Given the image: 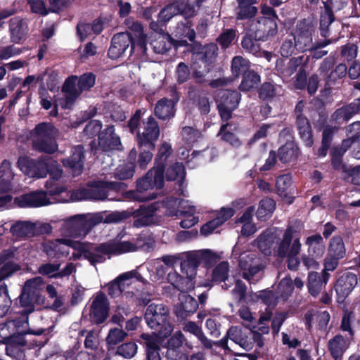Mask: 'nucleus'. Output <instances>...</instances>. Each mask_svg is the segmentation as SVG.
I'll return each mask as SVG.
<instances>
[{"instance_id": "obj_39", "label": "nucleus", "mask_w": 360, "mask_h": 360, "mask_svg": "<svg viewBox=\"0 0 360 360\" xmlns=\"http://www.w3.org/2000/svg\"><path fill=\"white\" fill-rule=\"evenodd\" d=\"M349 342L341 335H336L329 341L328 347L332 356L335 359H340L345 350L348 348Z\"/></svg>"}, {"instance_id": "obj_14", "label": "nucleus", "mask_w": 360, "mask_h": 360, "mask_svg": "<svg viewBox=\"0 0 360 360\" xmlns=\"http://www.w3.org/2000/svg\"><path fill=\"white\" fill-rule=\"evenodd\" d=\"M160 134V129L158 122L154 117L150 116L143 122V126L139 129L137 141L139 146L148 149H154V142Z\"/></svg>"}, {"instance_id": "obj_55", "label": "nucleus", "mask_w": 360, "mask_h": 360, "mask_svg": "<svg viewBox=\"0 0 360 360\" xmlns=\"http://www.w3.org/2000/svg\"><path fill=\"white\" fill-rule=\"evenodd\" d=\"M185 331L189 332L195 335L201 343L206 348H211L213 345L212 341L208 340L203 334L201 328L194 322H188L184 327Z\"/></svg>"}, {"instance_id": "obj_54", "label": "nucleus", "mask_w": 360, "mask_h": 360, "mask_svg": "<svg viewBox=\"0 0 360 360\" xmlns=\"http://www.w3.org/2000/svg\"><path fill=\"white\" fill-rule=\"evenodd\" d=\"M172 146L167 142H163L158 149L157 156L155 158L156 169H162L164 172L165 163L172 154Z\"/></svg>"}, {"instance_id": "obj_44", "label": "nucleus", "mask_w": 360, "mask_h": 360, "mask_svg": "<svg viewBox=\"0 0 360 360\" xmlns=\"http://www.w3.org/2000/svg\"><path fill=\"white\" fill-rule=\"evenodd\" d=\"M328 276L329 275L325 273L323 280H322L318 273H309L308 276V288L309 292L313 296H316L321 292L328 281Z\"/></svg>"}, {"instance_id": "obj_17", "label": "nucleus", "mask_w": 360, "mask_h": 360, "mask_svg": "<svg viewBox=\"0 0 360 360\" xmlns=\"http://www.w3.org/2000/svg\"><path fill=\"white\" fill-rule=\"evenodd\" d=\"M30 333L31 331L28 328L27 314L24 313L0 325V334L2 336H13Z\"/></svg>"}, {"instance_id": "obj_22", "label": "nucleus", "mask_w": 360, "mask_h": 360, "mask_svg": "<svg viewBox=\"0 0 360 360\" xmlns=\"http://www.w3.org/2000/svg\"><path fill=\"white\" fill-rule=\"evenodd\" d=\"M132 45L131 37L127 33L121 32L115 35L112 39V45L108 51V56L112 59L120 58L129 47Z\"/></svg>"}, {"instance_id": "obj_2", "label": "nucleus", "mask_w": 360, "mask_h": 360, "mask_svg": "<svg viewBox=\"0 0 360 360\" xmlns=\"http://www.w3.org/2000/svg\"><path fill=\"white\" fill-rule=\"evenodd\" d=\"M18 167L30 178L43 179L49 174L51 179L46 181V188L51 195H58L66 190L65 186L56 182V180L62 176V170L58 162L51 158L34 160L28 157H20L18 161Z\"/></svg>"}, {"instance_id": "obj_9", "label": "nucleus", "mask_w": 360, "mask_h": 360, "mask_svg": "<svg viewBox=\"0 0 360 360\" xmlns=\"http://www.w3.org/2000/svg\"><path fill=\"white\" fill-rule=\"evenodd\" d=\"M166 212L169 216H178L184 217L180 224L185 229H189L198 222V217L195 216V207L191 205L188 201L169 198L166 200Z\"/></svg>"}, {"instance_id": "obj_34", "label": "nucleus", "mask_w": 360, "mask_h": 360, "mask_svg": "<svg viewBox=\"0 0 360 360\" xmlns=\"http://www.w3.org/2000/svg\"><path fill=\"white\" fill-rule=\"evenodd\" d=\"M141 338L146 341L147 360H160L159 345L164 338L148 334H143Z\"/></svg>"}, {"instance_id": "obj_20", "label": "nucleus", "mask_w": 360, "mask_h": 360, "mask_svg": "<svg viewBox=\"0 0 360 360\" xmlns=\"http://www.w3.org/2000/svg\"><path fill=\"white\" fill-rule=\"evenodd\" d=\"M312 27L305 22H300L293 34L295 46L300 51H304L311 48Z\"/></svg>"}, {"instance_id": "obj_63", "label": "nucleus", "mask_w": 360, "mask_h": 360, "mask_svg": "<svg viewBox=\"0 0 360 360\" xmlns=\"http://www.w3.org/2000/svg\"><path fill=\"white\" fill-rule=\"evenodd\" d=\"M292 183V178L289 174L278 176L276 181V186L280 195L287 197V191Z\"/></svg>"}, {"instance_id": "obj_12", "label": "nucleus", "mask_w": 360, "mask_h": 360, "mask_svg": "<svg viewBox=\"0 0 360 360\" xmlns=\"http://www.w3.org/2000/svg\"><path fill=\"white\" fill-rule=\"evenodd\" d=\"M202 1V0H184L180 6L170 4L161 11L159 21L165 23L177 13H181L185 18L193 16Z\"/></svg>"}, {"instance_id": "obj_32", "label": "nucleus", "mask_w": 360, "mask_h": 360, "mask_svg": "<svg viewBox=\"0 0 360 360\" xmlns=\"http://www.w3.org/2000/svg\"><path fill=\"white\" fill-rule=\"evenodd\" d=\"M262 13L266 17L258 21L259 29L263 32H267V35L273 34L276 27L275 22L276 15L273 8L268 6H263Z\"/></svg>"}, {"instance_id": "obj_41", "label": "nucleus", "mask_w": 360, "mask_h": 360, "mask_svg": "<svg viewBox=\"0 0 360 360\" xmlns=\"http://www.w3.org/2000/svg\"><path fill=\"white\" fill-rule=\"evenodd\" d=\"M295 231L292 227L288 228L285 231L278 249V255L279 256L283 257L287 255L291 254L292 245L297 240H300L298 238H295Z\"/></svg>"}, {"instance_id": "obj_49", "label": "nucleus", "mask_w": 360, "mask_h": 360, "mask_svg": "<svg viewBox=\"0 0 360 360\" xmlns=\"http://www.w3.org/2000/svg\"><path fill=\"white\" fill-rule=\"evenodd\" d=\"M276 202L271 198H265L259 202L257 211V217L259 220L265 221L269 219L274 212Z\"/></svg>"}, {"instance_id": "obj_64", "label": "nucleus", "mask_w": 360, "mask_h": 360, "mask_svg": "<svg viewBox=\"0 0 360 360\" xmlns=\"http://www.w3.org/2000/svg\"><path fill=\"white\" fill-rule=\"evenodd\" d=\"M249 67L248 62L240 56H236L232 60L231 70L236 77L240 73L245 72Z\"/></svg>"}, {"instance_id": "obj_23", "label": "nucleus", "mask_w": 360, "mask_h": 360, "mask_svg": "<svg viewBox=\"0 0 360 360\" xmlns=\"http://www.w3.org/2000/svg\"><path fill=\"white\" fill-rule=\"evenodd\" d=\"M15 252L13 250H6L0 254V281L20 269L19 265L13 262Z\"/></svg>"}, {"instance_id": "obj_56", "label": "nucleus", "mask_w": 360, "mask_h": 360, "mask_svg": "<svg viewBox=\"0 0 360 360\" xmlns=\"http://www.w3.org/2000/svg\"><path fill=\"white\" fill-rule=\"evenodd\" d=\"M217 50L218 49L215 44H208L203 46L201 51L196 54L195 57L200 59L205 64V66H206L207 63H211L215 58Z\"/></svg>"}, {"instance_id": "obj_40", "label": "nucleus", "mask_w": 360, "mask_h": 360, "mask_svg": "<svg viewBox=\"0 0 360 360\" xmlns=\"http://www.w3.org/2000/svg\"><path fill=\"white\" fill-rule=\"evenodd\" d=\"M359 110H360V99L355 101L348 106L337 110L333 115V118L341 124L348 121Z\"/></svg>"}, {"instance_id": "obj_52", "label": "nucleus", "mask_w": 360, "mask_h": 360, "mask_svg": "<svg viewBox=\"0 0 360 360\" xmlns=\"http://www.w3.org/2000/svg\"><path fill=\"white\" fill-rule=\"evenodd\" d=\"M238 18L244 19L253 16L257 12V8L254 6L256 0H237Z\"/></svg>"}, {"instance_id": "obj_3", "label": "nucleus", "mask_w": 360, "mask_h": 360, "mask_svg": "<svg viewBox=\"0 0 360 360\" xmlns=\"http://www.w3.org/2000/svg\"><path fill=\"white\" fill-rule=\"evenodd\" d=\"M123 218V214L117 212L106 215L103 221L105 223H113L117 222ZM102 221L103 217L100 214L94 216L75 215L63 223L60 229V234L63 237L72 240L77 238H84L94 226Z\"/></svg>"}, {"instance_id": "obj_1", "label": "nucleus", "mask_w": 360, "mask_h": 360, "mask_svg": "<svg viewBox=\"0 0 360 360\" xmlns=\"http://www.w3.org/2000/svg\"><path fill=\"white\" fill-rule=\"evenodd\" d=\"M153 239L146 233L141 234L136 243L124 241L102 244L99 247H94L90 243H81L79 240L63 237L54 241L45 242L43 245V250L50 257H59L68 256L70 248H72L74 250L72 252L74 259L84 257L91 264H95L103 262L107 256L110 258L112 255L134 252L139 248L148 250L153 248Z\"/></svg>"}, {"instance_id": "obj_60", "label": "nucleus", "mask_w": 360, "mask_h": 360, "mask_svg": "<svg viewBox=\"0 0 360 360\" xmlns=\"http://www.w3.org/2000/svg\"><path fill=\"white\" fill-rule=\"evenodd\" d=\"M12 301L8 295V288L6 285L0 286V318L3 317L8 311Z\"/></svg>"}, {"instance_id": "obj_45", "label": "nucleus", "mask_w": 360, "mask_h": 360, "mask_svg": "<svg viewBox=\"0 0 360 360\" xmlns=\"http://www.w3.org/2000/svg\"><path fill=\"white\" fill-rule=\"evenodd\" d=\"M191 255V259H194L198 265L203 264L210 265L217 258L216 253L209 249L188 252Z\"/></svg>"}, {"instance_id": "obj_15", "label": "nucleus", "mask_w": 360, "mask_h": 360, "mask_svg": "<svg viewBox=\"0 0 360 360\" xmlns=\"http://www.w3.org/2000/svg\"><path fill=\"white\" fill-rule=\"evenodd\" d=\"M215 99L221 118L226 120L231 117L232 111L237 108L240 95L236 91L219 90Z\"/></svg>"}, {"instance_id": "obj_43", "label": "nucleus", "mask_w": 360, "mask_h": 360, "mask_svg": "<svg viewBox=\"0 0 360 360\" xmlns=\"http://www.w3.org/2000/svg\"><path fill=\"white\" fill-rule=\"evenodd\" d=\"M254 212V207H249L238 219V222L243 224L241 228V234L243 236H250L257 231L255 225L252 223Z\"/></svg>"}, {"instance_id": "obj_46", "label": "nucleus", "mask_w": 360, "mask_h": 360, "mask_svg": "<svg viewBox=\"0 0 360 360\" xmlns=\"http://www.w3.org/2000/svg\"><path fill=\"white\" fill-rule=\"evenodd\" d=\"M186 259L181 263L182 273L186 276V285L193 283L192 280L195 277L197 274V264L194 259H191V255L188 252L184 253Z\"/></svg>"}, {"instance_id": "obj_28", "label": "nucleus", "mask_w": 360, "mask_h": 360, "mask_svg": "<svg viewBox=\"0 0 360 360\" xmlns=\"http://www.w3.org/2000/svg\"><path fill=\"white\" fill-rule=\"evenodd\" d=\"M178 101V98L171 99L163 98L160 99L155 105V115L161 120H167L173 117L175 115V106Z\"/></svg>"}, {"instance_id": "obj_10", "label": "nucleus", "mask_w": 360, "mask_h": 360, "mask_svg": "<svg viewBox=\"0 0 360 360\" xmlns=\"http://www.w3.org/2000/svg\"><path fill=\"white\" fill-rule=\"evenodd\" d=\"M136 282L146 283V281L141 276L136 270H132L121 274L117 279L108 285V291L112 297H117L123 292V296L127 299L136 300L141 299L140 295L133 291H124L125 288Z\"/></svg>"}, {"instance_id": "obj_18", "label": "nucleus", "mask_w": 360, "mask_h": 360, "mask_svg": "<svg viewBox=\"0 0 360 360\" xmlns=\"http://www.w3.org/2000/svg\"><path fill=\"white\" fill-rule=\"evenodd\" d=\"M165 201L163 202H154L148 206L141 207L140 209L134 212V217L136 219L134 224L136 227H142L150 225L155 223V212L160 207L165 206L166 207Z\"/></svg>"}, {"instance_id": "obj_13", "label": "nucleus", "mask_w": 360, "mask_h": 360, "mask_svg": "<svg viewBox=\"0 0 360 360\" xmlns=\"http://www.w3.org/2000/svg\"><path fill=\"white\" fill-rule=\"evenodd\" d=\"M293 283L291 278L285 277L279 282L276 295L271 291H262L259 297L269 307L276 305L280 301L286 300L292 293Z\"/></svg>"}, {"instance_id": "obj_11", "label": "nucleus", "mask_w": 360, "mask_h": 360, "mask_svg": "<svg viewBox=\"0 0 360 360\" xmlns=\"http://www.w3.org/2000/svg\"><path fill=\"white\" fill-rule=\"evenodd\" d=\"M164 185L163 171L162 169L153 168L146 176L137 182L136 198L139 200H149L155 198L154 189H160Z\"/></svg>"}, {"instance_id": "obj_53", "label": "nucleus", "mask_w": 360, "mask_h": 360, "mask_svg": "<svg viewBox=\"0 0 360 360\" xmlns=\"http://www.w3.org/2000/svg\"><path fill=\"white\" fill-rule=\"evenodd\" d=\"M298 155V148L292 142H288L278 150V157L283 162L295 160Z\"/></svg>"}, {"instance_id": "obj_36", "label": "nucleus", "mask_w": 360, "mask_h": 360, "mask_svg": "<svg viewBox=\"0 0 360 360\" xmlns=\"http://www.w3.org/2000/svg\"><path fill=\"white\" fill-rule=\"evenodd\" d=\"M43 287V279L41 277H35L27 281L22 292V300L37 299L39 291Z\"/></svg>"}, {"instance_id": "obj_37", "label": "nucleus", "mask_w": 360, "mask_h": 360, "mask_svg": "<svg viewBox=\"0 0 360 360\" xmlns=\"http://www.w3.org/2000/svg\"><path fill=\"white\" fill-rule=\"evenodd\" d=\"M13 176L11 162L4 160L0 167V193H6L11 189V181Z\"/></svg>"}, {"instance_id": "obj_58", "label": "nucleus", "mask_w": 360, "mask_h": 360, "mask_svg": "<svg viewBox=\"0 0 360 360\" xmlns=\"http://www.w3.org/2000/svg\"><path fill=\"white\" fill-rule=\"evenodd\" d=\"M301 243L300 240H297L291 249V254L285 257H288V266L290 270H295L300 265V261L298 255L300 252Z\"/></svg>"}, {"instance_id": "obj_35", "label": "nucleus", "mask_w": 360, "mask_h": 360, "mask_svg": "<svg viewBox=\"0 0 360 360\" xmlns=\"http://www.w3.org/2000/svg\"><path fill=\"white\" fill-rule=\"evenodd\" d=\"M155 39L151 42V46L155 52L158 53H164L169 50L172 45L179 46L176 42L173 41L170 36L167 34L157 33L155 34ZM183 44L186 43L185 41H181Z\"/></svg>"}, {"instance_id": "obj_42", "label": "nucleus", "mask_w": 360, "mask_h": 360, "mask_svg": "<svg viewBox=\"0 0 360 360\" xmlns=\"http://www.w3.org/2000/svg\"><path fill=\"white\" fill-rule=\"evenodd\" d=\"M261 32L262 31L259 28L254 35L250 33L245 36L242 41V46L243 49H246L248 52L254 55L258 54L260 50L258 41L264 40L263 37H264L261 34ZM265 33L266 32H262V34Z\"/></svg>"}, {"instance_id": "obj_6", "label": "nucleus", "mask_w": 360, "mask_h": 360, "mask_svg": "<svg viewBox=\"0 0 360 360\" xmlns=\"http://www.w3.org/2000/svg\"><path fill=\"white\" fill-rule=\"evenodd\" d=\"M95 84V77L92 74H85L79 79L76 76L66 79L63 91L65 101L60 103L63 108H68L83 91L89 90Z\"/></svg>"}, {"instance_id": "obj_24", "label": "nucleus", "mask_w": 360, "mask_h": 360, "mask_svg": "<svg viewBox=\"0 0 360 360\" xmlns=\"http://www.w3.org/2000/svg\"><path fill=\"white\" fill-rule=\"evenodd\" d=\"M179 304L174 307L175 314L180 319H185L198 309V303L191 295L181 291L179 297Z\"/></svg>"}, {"instance_id": "obj_38", "label": "nucleus", "mask_w": 360, "mask_h": 360, "mask_svg": "<svg viewBox=\"0 0 360 360\" xmlns=\"http://www.w3.org/2000/svg\"><path fill=\"white\" fill-rule=\"evenodd\" d=\"M277 230L269 229L265 231L257 238V246L259 250L265 255L270 253V250L273 244L278 236Z\"/></svg>"}, {"instance_id": "obj_4", "label": "nucleus", "mask_w": 360, "mask_h": 360, "mask_svg": "<svg viewBox=\"0 0 360 360\" xmlns=\"http://www.w3.org/2000/svg\"><path fill=\"white\" fill-rule=\"evenodd\" d=\"M145 319L148 326L156 331L152 335L166 338L173 328L169 321V309L163 304H150L146 311Z\"/></svg>"}, {"instance_id": "obj_48", "label": "nucleus", "mask_w": 360, "mask_h": 360, "mask_svg": "<svg viewBox=\"0 0 360 360\" xmlns=\"http://www.w3.org/2000/svg\"><path fill=\"white\" fill-rule=\"evenodd\" d=\"M186 172L184 165L179 162H175L166 169V179L168 181H176L180 186L183 185Z\"/></svg>"}, {"instance_id": "obj_33", "label": "nucleus", "mask_w": 360, "mask_h": 360, "mask_svg": "<svg viewBox=\"0 0 360 360\" xmlns=\"http://www.w3.org/2000/svg\"><path fill=\"white\" fill-rule=\"evenodd\" d=\"M184 336L181 332H176L167 342V351L166 355L172 360H188L186 355L177 352L176 349L183 343Z\"/></svg>"}, {"instance_id": "obj_25", "label": "nucleus", "mask_w": 360, "mask_h": 360, "mask_svg": "<svg viewBox=\"0 0 360 360\" xmlns=\"http://www.w3.org/2000/svg\"><path fill=\"white\" fill-rule=\"evenodd\" d=\"M114 131L113 126H110L99 134L98 145L102 150H110L114 149L119 150L120 148V139Z\"/></svg>"}, {"instance_id": "obj_16", "label": "nucleus", "mask_w": 360, "mask_h": 360, "mask_svg": "<svg viewBox=\"0 0 360 360\" xmlns=\"http://www.w3.org/2000/svg\"><path fill=\"white\" fill-rule=\"evenodd\" d=\"M346 254V248L342 238L339 236H333L329 241L327 255L325 258V271H333L338 265L339 260Z\"/></svg>"}, {"instance_id": "obj_59", "label": "nucleus", "mask_w": 360, "mask_h": 360, "mask_svg": "<svg viewBox=\"0 0 360 360\" xmlns=\"http://www.w3.org/2000/svg\"><path fill=\"white\" fill-rule=\"evenodd\" d=\"M259 82V76L254 72H249L246 73L243 77L240 85V90L249 91L252 89L256 88Z\"/></svg>"}, {"instance_id": "obj_5", "label": "nucleus", "mask_w": 360, "mask_h": 360, "mask_svg": "<svg viewBox=\"0 0 360 360\" xmlns=\"http://www.w3.org/2000/svg\"><path fill=\"white\" fill-rule=\"evenodd\" d=\"M235 256L238 255V265L243 278L250 283L257 282L262 276L264 263L260 257L252 252H240V248L236 245L233 250Z\"/></svg>"}, {"instance_id": "obj_29", "label": "nucleus", "mask_w": 360, "mask_h": 360, "mask_svg": "<svg viewBox=\"0 0 360 360\" xmlns=\"http://www.w3.org/2000/svg\"><path fill=\"white\" fill-rule=\"evenodd\" d=\"M227 336L229 340L248 349L252 346V338L255 334L252 331H243L238 327H231L227 332Z\"/></svg>"}, {"instance_id": "obj_31", "label": "nucleus", "mask_w": 360, "mask_h": 360, "mask_svg": "<svg viewBox=\"0 0 360 360\" xmlns=\"http://www.w3.org/2000/svg\"><path fill=\"white\" fill-rule=\"evenodd\" d=\"M83 147L78 146L72 149L71 157L63 160V163L65 167L71 168L75 175H78L81 173L83 167Z\"/></svg>"}, {"instance_id": "obj_8", "label": "nucleus", "mask_w": 360, "mask_h": 360, "mask_svg": "<svg viewBox=\"0 0 360 360\" xmlns=\"http://www.w3.org/2000/svg\"><path fill=\"white\" fill-rule=\"evenodd\" d=\"M120 186V184L114 182H98L86 188L72 191L71 199L74 201L82 200H116L115 197H110V192L118 190Z\"/></svg>"}, {"instance_id": "obj_50", "label": "nucleus", "mask_w": 360, "mask_h": 360, "mask_svg": "<svg viewBox=\"0 0 360 360\" xmlns=\"http://www.w3.org/2000/svg\"><path fill=\"white\" fill-rule=\"evenodd\" d=\"M297 127L300 135L307 146L313 144L311 126L307 118L302 116L297 117Z\"/></svg>"}, {"instance_id": "obj_19", "label": "nucleus", "mask_w": 360, "mask_h": 360, "mask_svg": "<svg viewBox=\"0 0 360 360\" xmlns=\"http://www.w3.org/2000/svg\"><path fill=\"white\" fill-rule=\"evenodd\" d=\"M108 305L105 295L102 293L98 294L91 305L89 316L92 321L97 323L104 321L108 315Z\"/></svg>"}, {"instance_id": "obj_61", "label": "nucleus", "mask_w": 360, "mask_h": 360, "mask_svg": "<svg viewBox=\"0 0 360 360\" xmlns=\"http://www.w3.org/2000/svg\"><path fill=\"white\" fill-rule=\"evenodd\" d=\"M10 29L14 40L21 39L26 33L25 23L18 18L11 19Z\"/></svg>"}, {"instance_id": "obj_21", "label": "nucleus", "mask_w": 360, "mask_h": 360, "mask_svg": "<svg viewBox=\"0 0 360 360\" xmlns=\"http://www.w3.org/2000/svg\"><path fill=\"white\" fill-rule=\"evenodd\" d=\"M19 207H41L52 203L44 191H34L15 198Z\"/></svg>"}, {"instance_id": "obj_30", "label": "nucleus", "mask_w": 360, "mask_h": 360, "mask_svg": "<svg viewBox=\"0 0 360 360\" xmlns=\"http://www.w3.org/2000/svg\"><path fill=\"white\" fill-rule=\"evenodd\" d=\"M306 245L308 255L312 257H321L326 250L325 243L320 234H314L307 238Z\"/></svg>"}, {"instance_id": "obj_7", "label": "nucleus", "mask_w": 360, "mask_h": 360, "mask_svg": "<svg viewBox=\"0 0 360 360\" xmlns=\"http://www.w3.org/2000/svg\"><path fill=\"white\" fill-rule=\"evenodd\" d=\"M58 135L57 129L51 123H41L34 128L32 137L36 150L52 153L58 148L56 138Z\"/></svg>"}, {"instance_id": "obj_47", "label": "nucleus", "mask_w": 360, "mask_h": 360, "mask_svg": "<svg viewBox=\"0 0 360 360\" xmlns=\"http://www.w3.org/2000/svg\"><path fill=\"white\" fill-rule=\"evenodd\" d=\"M11 231L18 237H31L36 233V225L30 221H19L12 226Z\"/></svg>"}, {"instance_id": "obj_51", "label": "nucleus", "mask_w": 360, "mask_h": 360, "mask_svg": "<svg viewBox=\"0 0 360 360\" xmlns=\"http://www.w3.org/2000/svg\"><path fill=\"white\" fill-rule=\"evenodd\" d=\"M236 127H233L231 124H223L221 127L220 131L218 134L219 136H221V139L228 142L230 145L235 148H238L241 146V141L236 136L235 134L231 132V131L236 129Z\"/></svg>"}, {"instance_id": "obj_26", "label": "nucleus", "mask_w": 360, "mask_h": 360, "mask_svg": "<svg viewBox=\"0 0 360 360\" xmlns=\"http://www.w3.org/2000/svg\"><path fill=\"white\" fill-rule=\"evenodd\" d=\"M357 277L354 274L347 273L341 276L335 285L338 300H343L357 285Z\"/></svg>"}, {"instance_id": "obj_27", "label": "nucleus", "mask_w": 360, "mask_h": 360, "mask_svg": "<svg viewBox=\"0 0 360 360\" xmlns=\"http://www.w3.org/2000/svg\"><path fill=\"white\" fill-rule=\"evenodd\" d=\"M126 25L131 31L127 33L131 37L132 49H135L136 46H139L141 51L145 52L146 49V36L143 34L141 25L131 19H127Z\"/></svg>"}, {"instance_id": "obj_62", "label": "nucleus", "mask_w": 360, "mask_h": 360, "mask_svg": "<svg viewBox=\"0 0 360 360\" xmlns=\"http://www.w3.org/2000/svg\"><path fill=\"white\" fill-rule=\"evenodd\" d=\"M126 335L127 333L122 328H115L109 331L106 342L108 346L113 347L122 342Z\"/></svg>"}, {"instance_id": "obj_57", "label": "nucleus", "mask_w": 360, "mask_h": 360, "mask_svg": "<svg viewBox=\"0 0 360 360\" xmlns=\"http://www.w3.org/2000/svg\"><path fill=\"white\" fill-rule=\"evenodd\" d=\"M167 281L174 288L181 291L190 290L194 287L193 283H189V285H186V278H182L176 271H171L168 273Z\"/></svg>"}]
</instances>
